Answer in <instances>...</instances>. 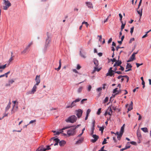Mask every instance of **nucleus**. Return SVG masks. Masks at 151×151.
I'll use <instances>...</instances> for the list:
<instances>
[{
    "label": "nucleus",
    "instance_id": "4c0bfd02",
    "mask_svg": "<svg viewBox=\"0 0 151 151\" xmlns=\"http://www.w3.org/2000/svg\"><path fill=\"white\" fill-rule=\"evenodd\" d=\"M99 130L101 131V132L102 133H103L104 129V127H99Z\"/></svg>",
    "mask_w": 151,
    "mask_h": 151
},
{
    "label": "nucleus",
    "instance_id": "79ce46f5",
    "mask_svg": "<svg viewBox=\"0 0 151 151\" xmlns=\"http://www.w3.org/2000/svg\"><path fill=\"white\" fill-rule=\"evenodd\" d=\"M101 108H100L98 109V111H97V114L98 115H99L101 113Z\"/></svg>",
    "mask_w": 151,
    "mask_h": 151
},
{
    "label": "nucleus",
    "instance_id": "37998d69",
    "mask_svg": "<svg viewBox=\"0 0 151 151\" xmlns=\"http://www.w3.org/2000/svg\"><path fill=\"white\" fill-rule=\"evenodd\" d=\"M143 63H141V64H139L138 63H136V64L137 65V68H138L140 66L142 65H143Z\"/></svg>",
    "mask_w": 151,
    "mask_h": 151
},
{
    "label": "nucleus",
    "instance_id": "423d86ee",
    "mask_svg": "<svg viewBox=\"0 0 151 151\" xmlns=\"http://www.w3.org/2000/svg\"><path fill=\"white\" fill-rule=\"evenodd\" d=\"M81 100V99L78 98L75 101H73L70 105L67 106L66 108H72L73 106H76V103L78 102L79 101Z\"/></svg>",
    "mask_w": 151,
    "mask_h": 151
},
{
    "label": "nucleus",
    "instance_id": "ddd939ff",
    "mask_svg": "<svg viewBox=\"0 0 151 151\" xmlns=\"http://www.w3.org/2000/svg\"><path fill=\"white\" fill-rule=\"evenodd\" d=\"M35 81L36 82V83L35 84V85L38 86L40 82V76L37 75L36 76V78L35 79Z\"/></svg>",
    "mask_w": 151,
    "mask_h": 151
},
{
    "label": "nucleus",
    "instance_id": "c03bdc74",
    "mask_svg": "<svg viewBox=\"0 0 151 151\" xmlns=\"http://www.w3.org/2000/svg\"><path fill=\"white\" fill-rule=\"evenodd\" d=\"M124 77H125L127 79V82H128L129 79V77L127 76H124Z\"/></svg>",
    "mask_w": 151,
    "mask_h": 151
},
{
    "label": "nucleus",
    "instance_id": "b1692460",
    "mask_svg": "<svg viewBox=\"0 0 151 151\" xmlns=\"http://www.w3.org/2000/svg\"><path fill=\"white\" fill-rule=\"evenodd\" d=\"M101 69V68H98L96 66L94 67V70L92 72V73H93L96 71L98 72Z\"/></svg>",
    "mask_w": 151,
    "mask_h": 151
},
{
    "label": "nucleus",
    "instance_id": "de8ad7c7",
    "mask_svg": "<svg viewBox=\"0 0 151 151\" xmlns=\"http://www.w3.org/2000/svg\"><path fill=\"white\" fill-rule=\"evenodd\" d=\"M13 57H14V56H11V57L10 58L9 60V63H10L13 60Z\"/></svg>",
    "mask_w": 151,
    "mask_h": 151
},
{
    "label": "nucleus",
    "instance_id": "f257e3e1",
    "mask_svg": "<svg viewBox=\"0 0 151 151\" xmlns=\"http://www.w3.org/2000/svg\"><path fill=\"white\" fill-rule=\"evenodd\" d=\"M76 127H75V126H73L68 131L67 133L69 136H73L76 134Z\"/></svg>",
    "mask_w": 151,
    "mask_h": 151
},
{
    "label": "nucleus",
    "instance_id": "c9c22d12",
    "mask_svg": "<svg viewBox=\"0 0 151 151\" xmlns=\"http://www.w3.org/2000/svg\"><path fill=\"white\" fill-rule=\"evenodd\" d=\"M130 147V146H129L128 147H125L124 148H122L120 150V151H123L124 150H126L127 149H128Z\"/></svg>",
    "mask_w": 151,
    "mask_h": 151
},
{
    "label": "nucleus",
    "instance_id": "4be33fe9",
    "mask_svg": "<svg viewBox=\"0 0 151 151\" xmlns=\"http://www.w3.org/2000/svg\"><path fill=\"white\" fill-rule=\"evenodd\" d=\"M50 141L53 140V141H55V142H59V139L58 138H55L54 137H52L50 139Z\"/></svg>",
    "mask_w": 151,
    "mask_h": 151
},
{
    "label": "nucleus",
    "instance_id": "cd10ccee",
    "mask_svg": "<svg viewBox=\"0 0 151 151\" xmlns=\"http://www.w3.org/2000/svg\"><path fill=\"white\" fill-rule=\"evenodd\" d=\"M141 129L145 132H148V129L146 127L142 128Z\"/></svg>",
    "mask_w": 151,
    "mask_h": 151
},
{
    "label": "nucleus",
    "instance_id": "aec40b11",
    "mask_svg": "<svg viewBox=\"0 0 151 151\" xmlns=\"http://www.w3.org/2000/svg\"><path fill=\"white\" fill-rule=\"evenodd\" d=\"M137 137L138 138H141L142 137V135L141 134V132L140 130L138 129L137 131Z\"/></svg>",
    "mask_w": 151,
    "mask_h": 151
},
{
    "label": "nucleus",
    "instance_id": "864d4df0",
    "mask_svg": "<svg viewBox=\"0 0 151 151\" xmlns=\"http://www.w3.org/2000/svg\"><path fill=\"white\" fill-rule=\"evenodd\" d=\"M36 122V120H31L29 122V124H30L33 123L35 122Z\"/></svg>",
    "mask_w": 151,
    "mask_h": 151
},
{
    "label": "nucleus",
    "instance_id": "a18cd8bd",
    "mask_svg": "<svg viewBox=\"0 0 151 151\" xmlns=\"http://www.w3.org/2000/svg\"><path fill=\"white\" fill-rule=\"evenodd\" d=\"M32 44V42H31L29 43L28 45L26 47L27 48L29 49L30 46Z\"/></svg>",
    "mask_w": 151,
    "mask_h": 151
},
{
    "label": "nucleus",
    "instance_id": "7ed1b4c3",
    "mask_svg": "<svg viewBox=\"0 0 151 151\" xmlns=\"http://www.w3.org/2000/svg\"><path fill=\"white\" fill-rule=\"evenodd\" d=\"M47 38L46 40V41L45 45V48H47L48 47L50 46V43L51 42V38L50 37V35L48 32L47 33Z\"/></svg>",
    "mask_w": 151,
    "mask_h": 151
},
{
    "label": "nucleus",
    "instance_id": "bb28decb",
    "mask_svg": "<svg viewBox=\"0 0 151 151\" xmlns=\"http://www.w3.org/2000/svg\"><path fill=\"white\" fill-rule=\"evenodd\" d=\"M138 9H137V11L138 13L140 15V17H141L142 15V9L141 10H138Z\"/></svg>",
    "mask_w": 151,
    "mask_h": 151
},
{
    "label": "nucleus",
    "instance_id": "58836bf2",
    "mask_svg": "<svg viewBox=\"0 0 151 151\" xmlns=\"http://www.w3.org/2000/svg\"><path fill=\"white\" fill-rule=\"evenodd\" d=\"M119 16L120 17V20L121 22L122 23V15L120 13L119 14Z\"/></svg>",
    "mask_w": 151,
    "mask_h": 151
},
{
    "label": "nucleus",
    "instance_id": "5fc2aeb1",
    "mask_svg": "<svg viewBox=\"0 0 151 151\" xmlns=\"http://www.w3.org/2000/svg\"><path fill=\"white\" fill-rule=\"evenodd\" d=\"M10 73V71H9L8 72H7L6 73L4 74L5 75V76H6V78H7L8 77L7 75H8V74H9Z\"/></svg>",
    "mask_w": 151,
    "mask_h": 151
},
{
    "label": "nucleus",
    "instance_id": "a878e982",
    "mask_svg": "<svg viewBox=\"0 0 151 151\" xmlns=\"http://www.w3.org/2000/svg\"><path fill=\"white\" fill-rule=\"evenodd\" d=\"M42 150V151H45L46 150H48L50 149L51 148L50 147V146H47V148L45 149L44 148H40Z\"/></svg>",
    "mask_w": 151,
    "mask_h": 151
},
{
    "label": "nucleus",
    "instance_id": "72a5a7b5",
    "mask_svg": "<svg viewBox=\"0 0 151 151\" xmlns=\"http://www.w3.org/2000/svg\"><path fill=\"white\" fill-rule=\"evenodd\" d=\"M10 104H11V103H9V104L6 107V111H8V109H9V108H10Z\"/></svg>",
    "mask_w": 151,
    "mask_h": 151
},
{
    "label": "nucleus",
    "instance_id": "9d476101",
    "mask_svg": "<svg viewBox=\"0 0 151 151\" xmlns=\"http://www.w3.org/2000/svg\"><path fill=\"white\" fill-rule=\"evenodd\" d=\"M112 111L111 109V107L109 106L107 110L106 111L105 114L104 115L106 116L107 114L111 115L112 113Z\"/></svg>",
    "mask_w": 151,
    "mask_h": 151
},
{
    "label": "nucleus",
    "instance_id": "20e7f679",
    "mask_svg": "<svg viewBox=\"0 0 151 151\" xmlns=\"http://www.w3.org/2000/svg\"><path fill=\"white\" fill-rule=\"evenodd\" d=\"M118 88H116L114 89L113 91V93H115V94L118 95L119 94H121V93H122V91H125V92L124 93V95H126L128 93L127 91L126 90H119V91H118L117 90Z\"/></svg>",
    "mask_w": 151,
    "mask_h": 151
},
{
    "label": "nucleus",
    "instance_id": "6e6d98bb",
    "mask_svg": "<svg viewBox=\"0 0 151 151\" xmlns=\"http://www.w3.org/2000/svg\"><path fill=\"white\" fill-rule=\"evenodd\" d=\"M87 100V99H83L81 101V104H83V102L84 101H86Z\"/></svg>",
    "mask_w": 151,
    "mask_h": 151
},
{
    "label": "nucleus",
    "instance_id": "ea45409f",
    "mask_svg": "<svg viewBox=\"0 0 151 151\" xmlns=\"http://www.w3.org/2000/svg\"><path fill=\"white\" fill-rule=\"evenodd\" d=\"M106 139L104 138V141L102 142V145H104V144H106L107 143V142H106Z\"/></svg>",
    "mask_w": 151,
    "mask_h": 151
},
{
    "label": "nucleus",
    "instance_id": "1a4fd4ad",
    "mask_svg": "<svg viewBox=\"0 0 151 151\" xmlns=\"http://www.w3.org/2000/svg\"><path fill=\"white\" fill-rule=\"evenodd\" d=\"M37 88V85H35V84L33 86V88L32 89L31 91H29V92H28L27 93V94H34L36 91V89Z\"/></svg>",
    "mask_w": 151,
    "mask_h": 151
},
{
    "label": "nucleus",
    "instance_id": "0eeeda50",
    "mask_svg": "<svg viewBox=\"0 0 151 151\" xmlns=\"http://www.w3.org/2000/svg\"><path fill=\"white\" fill-rule=\"evenodd\" d=\"M124 128H123V127H121L120 133H119L118 132H117L115 133V134L117 135V138L119 140H120V139L121 138L124 132Z\"/></svg>",
    "mask_w": 151,
    "mask_h": 151
},
{
    "label": "nucleus",
    "instance_id": "c85d7f7f",
    "mask_svg": "<svg viewBox=\"0 0 151 151\" xmlns=\"http://www.w3.org/2000/svg\"><path fill=\"white\" fill-rule=\"evenodd\" d=\"M83 89V87L81 86L79 87L77 90V92L78 93H80L82 90Z\"/></svg>",
    "mask_w": 151,
    "mask_h": 151
},
{
    "label": "nucleus",
    "instance_id": "3c124183",
    "mask_svg": "<svg viewBox=\"0 0 151 151\" xmlns=\"http://www.w3.org/2000/svg\"><path fill=\"white\" fill-rule=\"evenodd\" d=\"M91 85H89L88 88V91H91Z\"/></svg>",
    "mask_w": 151,
    "mask_h": 151
},
{
    "label": "nucleus",
    "instance_id": "f3484780",
    "mask_svg": "<svg viewBox=\"0 0 151 151\" xmlns=\"http://www.w3.org/2000/svg\"><path fill=\"white\" fill-rule=\"evenodd\" d=\"M66 143V142L64 140H62L59 142V145L61 147L63 146Z\"/></svg>",
    "mask_w": 151,
    "mask_h": 151
},
{
    "label": "nucleus",
    "instance_id": "8fccbe9b",
    "mask_svg": "<svg viewBox=\"0 0 151 151\" xmlns=\"http://www.w3.org/2000/svg\"><path fill=\"white\" fill-rule=\"evenodd\" d=\"M145 83L144 81H142V84L143 86V87H142V88H144L145 87Z\"/></svg>",
    "mask_w": 151,
    "mask_h": 151
},
{
    "label": "nucleus",
    "instance_id": "a19ab883",
    "mask_svg": "<svg viewBox=\"0 0 151 151\" xmlns=\"http://www.w3.org/2000/svg\"><path fill=\"white\" fill-rule=\"evenodd\" d=\"M91 111V110L90 109H88L86 112V115H89V114L90 113Z\"/></svg>",
    "mask_w": 151,
    "mask_h": 151
},
{
    "label": "nucleus",
    "instance_id": "9b49d317",
    "mask_svg": "<svg viewBox=\"0 0 151 151\" xmlns=\"http://www.w3.org/2000/svg\"><path fill=\"white\" fill-rule=\"evenodd\" d=\"M76 115L79 118H80L82 116L83 111L81 109H79L78 110L76 111Z\"/></svg>",
    "mask_w": 151,
    "mask_h": 151
},
{
    "label": "nucleus",
    "instance_id": "f704fd0d",
    "mask_svg": "<svg viewBox=\"0 0 151 151\" xmlns=\"http://www.w3.org/2000/svg\"><path fill=\"white\" fill-rule=\"evenodd\" d=\"M6 64H5L2 66H0V69H4L6 67Z\"/></svg>",
    "mask_w": 151,
    "mask_h": 151
},
{
    "label": "nucleus",
    "instance_id": "412c9836",
    "mask_svg": "<svg viewBox=\"0 0 151 151\" xmlns=\"http://www.w3.org/2000/svg\"><path fill=\"white\" fill-rule=\"evenodd\" d=\"M93 62L94 63V64L95 65V66L96 67H97L99 65V63L98 61L95 58H94L93 59Z\"/></svg>",
    "mask_w": 151,
    "mask_h": 151
},
{
    "label": "nucleus",
    "instance_id": "4d7b16f0",
    "mask_svg": "<svg viewBox=\"0 0 151 151\" xmlns=\"http://www.w3.org/2000/svg\"><path fill=\"white\" fill-rule=\"evenodd\" d=\"M134 40V38H132L130 39L129 43H132L133 41Z\"/></svg>",
    "mask_w": 151,
    "mask_h": 151
},
{
    "label": "nucleus",
    "instance_id": "39448f33",
    "mask_svg": "<svg viewBox=\"0 0 151 151\" xmlns=\"http://www.w3.org/2000/svg\"><path fill=\"white\" fill-rule=\"evenodd\" d=\"M4 4L5 5L3 6V9L5 10H6L11 5V3L8 0H4Z\"/></svg>",
    "mask_w": 151,
    "mask_h": 151
},
{
    "label": "nucleus",
    "instance_id": "052dcab7",
    "mask_svg": "<svg viewBox=\"0 0 151 151\" xmlns=\"http://www.w3.org/2000/svg\"><path fill=\"white\" fill-rule=\"evenodd\" d=\"M81 68V66L79 64L77 65V69L79 70Z\"/></svg>",
    "mask_w": 151,
    "mask_h": 151
},
{
    "label": "nucleus",
    "instance_id": "6e6552de",
    "mask_svg": "<svg viewBox=\"0 0 151 151\" xmlns=\"http://www.w3.org/2000/svg\"><path fill=\"white\" fill-rule=\"evenodd\" d=\"M112 68L110 67L108 71V72L106 74V76H114V71L113 70Z\"/></svg>",
    "mask_w": 151,
    "mask_h": 151
},
{
    "label": "nucleus",
    "instance_id": "2eb2a0df",
    "mask_svg": "<svg viewBox=\"0 0 151 151\" xmlns=\"http://www.w3.org/2000/svg\"><path fill=\"white\" fill-rule=\"evenodd\" d=\"M69 128H70V127H66L63 128L62 129V130H61L62 131L60 132H56L55 133V134L54 135H58L59 134H60V133H62V132H63V130H65V129H68Z\"/></svg>",
    "mask_w": 151,
    "mask_h": 151
},
{
    "label": "nucleus",
    "instance_id": "69168bd1",
    "mask_svg": "<svg viewBox=\"0 0 151 151\" xmlns=\"http://www.w3.org/2000/svg\"><path fill=\"white\" fill-rule=\"evenodd\" d=\"M14 82V81L13 80H10L9 81V83L11 84H12Z\"/></svg>",
    "mask_w": 151,
    "mask_h": 151
},
{
    "label": "nucleus",
    "instance_id": "774afa93",
    "mask_svg": "<svg viewBox=\"0 0 151 151\" xmlns=\"http://www.w3.org/2000/svg\"><path fill=\"white\" fill-rule=\"evenodd\" d=\"M42 150L40 148H39L36 151H42Z\"/></svg>",
    "mask_w": 151,
    "mask_h": 151
},
{
    "label": "nucleus",
    "instance_id": "e2e57ef3",
    "mask_svg": "<svg viewBox=\"0 0 151 151\" xmlns=\"http://www.w3.org/2000/svg\"><path fill=\"white\" fill-rule=\"evenodd\" d=\"M111 61L113 62H116L117 61L114 58L113 59H111Z\"/></svg>",
    "mask_w": 151,
    "mask_h": 151
},
{
    "label": "nucleus",
    "instance_id": "680f3d73",
    "mask_svg": "<svg viewBox=\"0 0 151 151\" xmlns=\"http://www.w3.org/2000/svg\"><path fill=\"white\" fill-rule=\"evenodd\" d=\"M102 88L101 87L97 89V91H101L102 90Z\"/></svg>",
    "mask_w": 151,
    "mask_h": 151
},
{
    "label": "nucleus",
    "instance_id": "6ab92c4d",
    "mask_svg": "<svg viewBox=\"0 0 151 151\" xmlns=\"http://www.w3.org/2000/svg\"><path fill=\"white\" fill-rule=\"evenodd\" d=\"M86 53H82L81 51H80V55L83 58H86Z\"/></svg>",
    "mask_w": 151,
    "mask_h": 151
},
{
    "label": "nucleus",
    "instance_id": "4468645a",
    "mask_svg": "<svg viewBox=\"0 0 151 151\" xmlns=\"http://www.w3.org/2000/svg\"><path fill=\"white\" fill-rule=\"evenodd\" d=\"M122 63V62L121 61H116L114 64V65L113 67H114L116 66H119Z\"/></svg>",
    "mask_w": 151,
    "mask_h": 151
},
{
    "label": "nucleus",
    "instance_id": "5701e85b",
    "mask_svg": "<svg viewBox=\"0 0 151 151\" xmlns=\"http://www.w3.org/2000/svg\"><path fill=\"white\" fill-rule=\"evenodd\" d=\"M59 66L58 68H55V70H57L58 71L59 70L61 67V59H60L59 60Z\"/></svg>",
    "mask_w": 151,
    "mask_h": 151
},
{
    "label": "nucleus",
    "instance_id": "e433bc0d",
    "mask_svg": "<svg viewBox=\"0 0 151 151\" xmlns=\"http://www.w3.org/2000/svg\"><path fill=\"white\" fill-rule=\"evenodd\" d=\"M132 109H133V106L129 105V107L128 109V111H127V113L129 111H131Z\"/></svg>",
    "mask_w": 151,
    "mask_h": 151
},
{
    "label": "nucleus",
    "instance_id": "49530a36",
    "mask_svg": "<svg viewBox=\"0 0 151 151\" xmlns=\"http://www.w3.org/2000/svg\"><path fill=\"white\" fill-rule=\"evenodd\" d=\"M85 24L86 27H88V23L87 22H83L82 23V24Z\"/></svg>",
    "mask_w": 151,
    "mask_h": 151
},
{
    "label": "nucleus",
    "instance_id": "13d9d810",
    "mask_svg": "<svg viewBox=\"0 0 151 151\" xmlns=\"http://www.w3.org/2000/svg\"><path fill=\"white\" fill-rule=\"evenodd\" d=\"M120 68L119 70H121L122 71H123L124 70V68L121 65H120Z\"/></svg>",
    "mask_w": 151,
    "mask_h": 151
},
{
    "label": "nucleus",
    "instance_id": "603ef678",
    "mask_svg": "<svg viewBox=\"0 0 151 151\" xmlns=\"http://www.w3.org/2000/svg\"><path fill=\"white\" fill-rule=\"evenodd\" d=\"M134 29V27H131V30H130V32L131 34H132V33H133V32Z\"/></svg>",
    "mask_w": 151,
    "mask_h": 151
},
{
    "label": "nucleus",
    "instance_id": "f03ea898",
    "mask_svg": "<svg viewBox=\"0 0 151 151\" xmlns=\"http://www.w3.org/2000/svg\"><path fill=\"white\" fill-rule=\"evenodd\" d=\"M77 119V118L76 116L74 115H73L69 117L65 120V121L67 122L73 123L76 121Z\"/></svg>",
    "mask_w": 151,
    "mask_h": 151
},
{
    "label": "nucleus",
    "instance_id": "338daca9",
    "mask_svg": "<svg viewBox=\"0 0 151 151\" xmlns=\"http://www.w3.org/2000/svg\"><path fill=\"white\" fill-rule=\"evenodd\" d=\"M111 109H112L114 110H115L116 109V107L115 106H111Z\"/></svg>",
    "mask_w": 151,
    "mask_h": 151
},
{
    "label": "nucleus",
    "instance_id": "a211bd4d",
    "mask_svg": "<svg viewBox=\"0 0 151 151\" xmlns=\"http://www.w3.org/2000/svg\"><path fill=\"white\" fill-rule=\"evenodd\" d=\"M138 53V52H134L132 55L131 56L130 58H131L132 60H133L135 59V55Z\"/></svg>",
    "mask_w": 151,
    "mask_h": 151
},
{
    "label": "nucleus",
    "instance_id": "dca6fc26",
    "mask_svg": "<svg viewBox=\"0 0 151 151\" xmlns=\"http://www.w3.org/2000/svg\"><path fill=\"white\" fill-rule=\"evenodd\" d=\"M87 6L89 8H93V6L91 3L90 2H87L86 3Z\"/></svg>",
    "mask_w": 151,
    "mask_h": 151
},
{
    "label": "nucleus",
    "instance_id": "393cba45",
    "mask_svg": "<svg viewBox=\"0 0 151 151\" xmlns=\"http://www.w3.org/2000/svg\"><path fill=\"white\" fill-rule=\"evenodd\" d=\"M83 138H81L79 140L77 141L76 143V144H78L81 143L83 141Z\"/></svg>",
    "mask_w": 151,
    "mask_h": 151
},
{
    "label": "nucleus",
    "instance_id": "f8f14e48",
    "mask_svg": "<svg viewBox=\"0 0 151 151\" xmlns=\"http://www.w3.org/2000/svg\"><path fill=\"white\" fill-rule=\"evenodd\" d=\"M92 136L94 139L91 140V142L93 143L96 142L99 138V136L96 134H93Z\"/></svg>",
    "mask_w": 151,
    "mask_h": 151
},
{
    "label": "nucleus",
    "instance_id": "0e129e2a",
    "mask_svg": "<svg viewBox=\"0 0 151 151\" xmlns=\"http://www.w3.org/2000/svg\"><path fill=\"white\" fill-rule=\"evenodd\" d=\"M112 40V39L111 38H110L108 41V43H109L111 42Z\"/></svg>",
    "mask_w": 151,
    "mask_h": 151
},
{
    "label": "nucleus",
    "instance_id": "c756f323",
    "mask_svg": "<svg viewBox=\"0 0 151 151\" xmlns=\"http://www.w3.org/2000/svg\"><path fill=\"white\" fill-rule=\"evenodd\" d=\"M28 49L26 47L25 48L22 52L21 53L22 54H24L26 53Z\"/></svg>",
    "mask_w": 151,
    "mask_h": 151
},
{
    "label": "nucleus",
    "instance_id": "7c9ffc66",
    "mask_svg": "<svg viewBox=\"0 0 151 151\" xmlns=\"http://www.w3.org/2000/svg\"><path fill=\"white\" fill-rule=\"evenodd\" d=\"M121 23H122V24L121 26V31H122L124 27L125 26V23L124 24L123 22Z\"/></svg>",
    "mask_w": 151,
    "mask_h": 151
},
{
    "label": "nucleus",
    "instance_id": "2f4dec72",
    "mask_svg": "<svg viewBox=\"0 0 151 151\" xmlns=\"http://www.w3.org/2000/svg\"><path fill=\"white\" fill-rule=\"evenodd\" d=\"M132 67V66L131 65L129 64V63H127V64L126 68L127 69L128 68L131 69V68Z\"/></svg>",
    "mask_w": 151,
    "mask_h": 151
},
{
    "label": "nucleus",
    "instance_id": "bf43d9fd",
    "mask_svg": "<svg viewBox=\"0 0 151 151\" xmlns=\"http://www.w3.org/2000/svg\"><path fill=\"white\" fill-rule=\"evenodd\" d=\"M98 37H99V41L101 42V39H102V36L101 35H98Z\"/></svg>",
    "mask_w": 151,
    "mask_h": 151
},
{
    "label": "nucleus",
    "instance_id": "09e8293b",
    "mask_svg": "<svg viewBox=\"0 0 151 151\" xmlns=\"http://www.w3.org/2000/svg\"><path fill=\"white\" fill-rule=\"evenodd\" d=\"M142 0H140L137 9H139L140 6H141V4L142 2Z\"/></svg>",
    "mask_w": 151,
    "mask_h": 151
},
{
    "label": "nucleus",
    "instance_id": "473e14b6",
    "mask_svg": "<svg viewBox=\"0 0 151 151\" xmlns=\"http://www.w3.org/2000/svg\"><path fill=\"white\" fill-rule=\"evenodd\" d=\"M108 97H106L105 98V99L103 101V103H104V104L108 102Z\"/></svg>",
    "mask_w": 151,
    "mask_h": 151
}]
</instances>
